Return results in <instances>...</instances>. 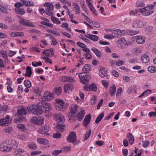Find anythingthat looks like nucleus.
Listing matches in <instances>:
<instances>
[{"instance_id":"f257e3e1","label":"nucleus","mask_w":156,"mask_h":156,"mask_svg":"<svg viewBox=\"0 0 156 156\" xmlns=\"http://www.w3.org/2000/svg\"><path fill=\"white\" fill-rule=\"evenodd\" d=\"M40 103H39L38 105H30L27 107V110L28 111H30L35 115H41L42 114V111L40 109Z\"/></svg>"},{"instance_id":"f03ea898","label":"nucleus","mask_w":156,"mask_h":156,"mask_svg":"<svg viewBox=\"0 0 156 156\" xmlns=\"http://www.w3.org/2000/svg\"><path fill=\"white\" fill-rule=\"evenodd\" d=\"M147 23L145 20L141 19L135 20L132 23V27L135 28H140L144 27Z\"/></svg>"},{"instance_id":"7ed1b4c3","label":"nucleus","mask_w":156,"mask_h":156,"mask_svg":"<svg viewBox=\"0 0 156 156\" xmlns=\"http://www.w3.org/2000/svg\"><path fill=\"white\" fill-rule=\"evenodd\" d=\"M40 109L41 110L42 114L43 112L47 113V112L50 111L52 107L51 105L47 102H41V105L40 104Z\"/></svg>"},{"instance_id":"20e7f679","label":"nucleus","mask_w":156,"mask_h":156,"mask_svg":"<svg viewBox=\"0 0 156 156\" xmlns=\"http://www.w3.org/2000/svg\"><path fill=\"white\" fill-rule=\"evenodd\" d=\"M44 6L47 7L45 11L46 14L50 16L53 15V5L49 3L46 2Z\"/></svg>"},{"instance_id":"39448f33","label":"nucleus","mask_w":156,"mask_h":156,"mask_svg":"<svg viewBox=\"0 0 156 156\" xmlns=\"http://www.w3.org/2000/svg\"><path fill=\"white\" fill-rule=\"evenodd\" d=\"M67 141L70 143H74L76 141L77 137L76 133L74 131H71L67 137Z\"/></svg>"},{"instance_id":"423d86ee","label":"nucleus","mask_w":156,"mask_h":156,"mask_svg":"<svg viewBox=\"0 0 156 156\" xmlns=\"http://www.w3.org/2000/svg\"><path fill=\"white\" fill-rule=\"evenodd\" d=\"M11 123V120L9 115H7L5 117L0 120V125L1 126H8Z\"/></svg>"},{"instance_id":"0eeeda50","label":"nucleus","mask_w":156,"mask_h":156,"mask_svg":"<svg viewBox=\"0 0 156 156\" xmlns=\"http://www.w3.org/2000/svg\"><path fill=\"white\" fill-rule=\"evenodd\" d=\"M139 11L141 12L142 15L144 16H149L152 14L154 12V11H149L146 7L139 9Z\"/></svg>"},{"instance_id":"6e6552de","label":"nucleus","mask_w":156,"mask_h":156,"mask_svg":"<svg viewBox=\"0 0 156 156\" xmlns=\"http://www.w3.org/2000/svg\"><path fill=\"white\" fill-rule=\"evenodd\" d=\"M54 119L57 122L63 123L64 122V117L63 115L60 113L55 114L53 115Z\"/></svg>"},{"instance_id":"1a4fd4ad","label":"nucleus","mask_w":156,"mask_h":156,"mask_svg":"<svg viewBox=\"0 0 156 156\" xmlns=\"http://www.w3.org/2000/svg\"><path fill=\"white\" fill-rule=\"evenodd\" d=\"M50 129V128L48 126H45L40 127L38 130V132L40 134H44L48 136L49 133L48 132Z\"/></svg>"},{"instance_id":"9d476101","label":"nucleus","mask_w":156,"mask_h":156,"mask_svg":"<svg viewBox=\"0 0 156 156\" xmlns=\"http://www.w3.org/2000/svg\"><path fill=\"white\" fill-rule=\"evenodd\" d=\"M55 108L57 110H60L65 108L63 101L60 99L55 100Z\"/></svg>"},{"instance_id":"9b49d317","label":"nucleus","mask_w":156,"mask_h":156,"mask_svg":"<svg viewBox=\"0 0 156 156\" xmlns=\"http://www.w3.org/2000/svg\"><path fill=\"white\" fill-rule=\"evenodd\" d=\"M132 38L133 40L135 39L136 42L140 44H144L145 41V37L144 36H136L133 37Z\"/></svg>"},{"instance_id":"f8f14e48","label":"nucleus","mask_w":156,"mask_h":156,"mask_svg":"<svg viewBox=\"0 0 156 156\" xmlns=\"http://www.w3.org/2000/svg\"><path fill=\"white\" fill-rule=\"evenodd\" d=\"M85 90L87 91H96L97 90V86L96 84L93 83L91 85L86 84L84 87Z\"/></svg>"},{"instance_id":"ddd939ff","label":"nucleus","mask_w":156,"mask_h":156,"mask_svg":"<svg viewBox=\"0 0 156 156\" xmlns=\"http://www.w3.org/2000/svg\"><path fill=\"white\" fill-rule=\"evenodd\" d=\"M0 150L4 152H8L10 151V147H9L7 141L4 142L0 145Z\"/></svg>"},{"instance_id":"4468645a","label":"nucleus","mask_w":156,"mask_h":156,"mask_svg":"<svg viewBox=\"0 0 156 156\" xmlns=\"http://www.w3.org/2000/svg\"><path fill=\"white\" fill-rule=\"evenodd\" d=\"M53 98V94H51L48 91H46L44 94L42 99L44 101L51 100Z\"/></svg>"},{"instance_id":"2eb2a0df","label":"nucleus","mask_w":156,"mask_h":156,"mask_svg":"<svg viewBox=\"0 0 156 156\" xmlns=\"http://www.w3.org/2000/svg\"><path fill=\"white\" fill-rule=\"evenodd\" d=\"M86 74H84L83 73H79L78 76L80 80V82L83 84H85L89 81V80Z\"/></svg>"},{"instance_id":"dca6fc26","label":"nucleus","mask_w":156,"mask_h":156,"mask_svg":"<svg viewBox=\"0 0 156 156\" xmlns=\"http://www.w3.org/2000/svg\"><path fill=\"white\" fill-rule=\"evenodd\" d=\"M7 143L10 147V151L12 149L16 148L17 147V144L15 140H11L7 141Z\"/></svg>"},{"instance_id":"f3484780","label":"nucleus","mask_w":156,"mask_h":156,"mask_svg":"<svg viewBox=\"0 0 156 156\" xmlns=\"http://www.w3.org/2000/svg\"><path fill=\"white\" fill-rule=\"evenodd\" d=\"M91 118V115L89 114L87 115L84 118L83 122V125L85 127H87L90 123Z\"/></svg>"},{"instance_id":"a211bd4d","label":"nucleus","mask_w":156,"mask_h":156,"mask_svg":"<svg viewBox=\"0 0 156 156\" xmlns=\"http://www.w3.org/2000/svg\"><path fill=\"white\" fill-rule=\"evenodd\" d=\"M20 22L21 24L25 26H30L32 27H35V26L29 22V20L23 18H21L20 19Z\"/></svg>"},{"instance_id":"6ab92c4d","label":"nucleus","mask_w":156,"mask_h":156,"mask_svg":"<svg viewBox=\"0 0 156 156\" xmlns=\"http://www.w3.org/2000/svg\"><path fill=\"white\" fill-rule=\"evenodd\" d=\"M117 44L119 47L127 45L125 38L123 37L120 38L117 41Z\"/></svg>"},{"instance_id":"aec40b11","label":"nucleus","mask_w":156,"mask_h":156,"mask_svg":"<svg viewBox=\"0 0 156 156\" xmlns=\"http://www.w3.org/2000/svg\"><path fill=\"white\" fill-rule=\"evenodd\" d=\"M43 53L47 57H51L54 54L53 49L51 48L50 49L45 50L43 52Z\"/></svg>"},{"instance_id":"412c9836","label":"nucleus","mask_w":156,"mask_h":156,"mask_svg":"<svg viewBox=\"0 0 156 156\" xmlns=\"http://www.w3.org/2000/svg\"><path fill=\"white\" fill-rule=\"evenodd\" d=\"M85 115V111L84 110H81L76 115L77 119L79 121H81L83 119Z\"/></svg>"},{"instance_id":"4be33fe9","label":"nucleus","mask_w":156,"mask_h":156,"mask_svg":"<svg viewBox=\"0 0 156 156\" xmlns=\"http://www.w3.org/2000/svg\"><path fill=\"white\" fill-rule=\"evenodd\" d=\"M65 128L66 127L64 125L58 123L56 126L55 129L57 131L62 132L64 131Z\"/></svg>"},{"instance_id":"5701e85b","label":"nucleus","mask_w":156,"mask_h":156,"mask_svg":"<svg viewBox=\"0 0 156 156\" xmlns=\"http://www.w3.org/2000/svg\"><path fill=\"white\" fill-rule=\"evenodd\" d=\"M64 88L66 93H69L72 91L73 88V86L71 84H66L64 85Z\"/></svg>"},{"instance_id":"b1692460","label":"nucleus","mask_w":156,"mask_h":156,"mask_svg":"<svg viewBox=\"0 0 156 156\" xmlns=\"http://www.w3.org/2000/svg\"><path fill=\"white\" fill-rule=\"evenodd\" d=\"M37 141L40 144L47 145L48 144V140L44 138H38L37 139Z\"/></svg>"},{"instance_id":"393cba45","label":"nucleus","mask_w":156,"mask_h":156,"mask_svg":"<svg viewBox=\"0 0 156 156\" xmlns=\"http://www.w3.org/2000/svg\"><path fill=\"white\" fill-rule=\"evenodd\" d=\"M85 36L87 38H88L94 41H96L98 40V37L96 35L90 34H87L85 35Z\"/></svg>"},{"instance_id":"a878e982","label":"nucleus","mask_w":156,"mask_h":156,"mask_svg":"<svg viewBox=\"0 0 156 156\" xmlns=\"http://www.w3.org/2000/svg\"><path fill=\"white\" fill-rule=\"evenodd\" d=\"M42 19L44 20V21H41V24L51 27H53V25L50 23H49V21L48 20L45 18H43Z\"/></svg>"},{"instance_id":"bb28decb","label":"nucleus","mask_w":156,"mask_h":156,"mask_svg":"<svg viewBox=\"0 0 156 156\" xmlns=\"http://www.w3.org/2000/svg\"><path fill=\"white\" fill-rule=\"evenodd\" d=\"M150 60L149 57L147 54L143 55L141 57L142 62L145 63H147Z\"/></svg>"},{"instance_id":"cd10ccee","label":"nucleus","mask_w":156,"mask_h":156,"mask_svg":"<svg viewBox=\"0 0 156 156\" xmlns=\"http://www.w3.org/2000/svg\"><path fill=\"white\" fill-rule=\"evenodd\" d=\"M116 88L114 85L111 86L109 88V92L110 95L112 96H114L115 94Z\"/></svg>"},{"instance_id":"c85d7f7f","label":"nucleus","mask_w":156,"mask_h":156,"mask_svg":"<svg viewBox=\"0 0 156 156\" xmlns=\"http://www.w3.org/2000/svg\"><path fill=\"white\" fill-rule=\"evenodd\" d=\"M91 50L95 54L96 56L98 58H100L101 56V53L98 50L97 48H91Z\"/></svg>"},{"instance_id":"c756f323","label":"nucleus","mask_w":156,"mask_h":156,"mask_svg":"<svg viewBox=\"0 0 156 156\" xmlns=\"http://www.w3.org/2000/svg\"><path fill=\"white\" fill-rule=\"evenodd\" d=\"M107 71L105 68L101 69L99 72V75L101 77H105L107 74Z\"/></svg>"},{"instance_id":"7c9ffc66","label":"nucleus","mask_w":156,"mask_h":156,"mask_svg":"<svg viewBox=\"0 0 156 156\" xmlns=\"http://www.w3.org/2000/svg\"><path fill=\"white\" fill-rule=\"evenodd\" d=\"M78 106L77 105H72L71 106L70 111L72 114H75L77 110Z\"/></svg>"},{"instance_id":"2f4dec72","label":"nucleus","mask_w":156,"mask_h":156,"mask_svg":"<svg viewBox=\"0 0 156 156\" xmlns=\"http://www.w3.org/2000/svg\"><path fill=\"white\" fill-rule=\"evenodd\" d=\"M73 5L76 13L77 14H80L81 13L80 9L78 4L74 3Z\"/></svg>"},{"instance_id":"473e14b6","label":"nucleus","mask_w":156,"mask_h":156,"mask_svg":"<svg viewBox=\"0 0 156 156\" xmlns=\"http://www.w3.org/2000/svg\"><path fill=\"white\" fill-rule=\"evenodd\" d=\"M15 12L17 13L20 14L21 15H23L26 13L25 10L23 8H18L15 9Z\"/></svg>"},{"instance_id":"72a5a7b5","label":"nucleus","mask_w":156,"mask_h":156,"mask_svg":"<svg viewBox=\"0 0 156 156\" xmlns=\"http://www.w3.org/2000/svg\"><path fill=\"white\" fill-rule=\"evenodd\" d=\"M28 146L29 148L32 150H36L37 148V146L34 142L28 143Z\"/></svg>"},{"instance_id":"f704fd0d","label":"nucleus","mask_w":156,"mask_h":156,"mask_svg":"<svg viewBox=\"0 0 156 156\" xmlns=\"http://www.w3.org/2000/svg\"><path fill=\"white\" fill-rule=\"evenodd\" d=\"M120 30H114L112 32V34L115 37H119L121 36V34H120Z\"/></svg>"},{"instance_id":"c9c22d12","label":"nucleus","mask_w":156,"mask_h":156,"mask_svg":"<svg viewBox=\"0 0 156 156\" xmlns=\"http://www.w3.org/2000/svg\"><path fill=\"white\" fill-rule=\"evenodd\" d=\"M127 137L129 140V143L130 144H132L134 142V138L131 133H129L127 135Z\"/></svg>"},{"instance_id":"e433bc0d","label":"nucleus","mask_w":156,"mask_h":156,"mask_svg":"<svg viewBox=\"0 0 156 156\" xmlns=\"http://www.w3.org/2000/svg\"><path fill=\"white\" fill-rule=\"evenodd\" d=\"M33 92L38 95H40L41 91V89L37 87H36L33 88Z\"/></svg>"},{"instance_id":"4c0bfd02","label":"nucleus","mask_w":156,"mask_h":156,"mask_svg":"<svg viewBox=\"0 0 156 156\" xmlns=\"http://www.w3.org/2000/svg\"><path fill=\"white\" fill-rule=\"evenodd\" d=\"M104 115V114L103 112L101 113L96 118L95 121V123H99L103 118Z\"/></svg>"},{"instance_id":"58836bf2","label":"nucleus","mask_w":156,"mask_h":156,"mask_svg":"<svg viewBox=\"0 0 156 156\" xmlns=\"http://www.w3.org/2000/svg\"><path fill=\"white\" fill-rule=\"evenodd\" d=\"M25 151L23 149L21 148H18L15 150L13 152V154L15 155H20L23 153Z\"/></svg>"},{"instance_id":"ea45409f","label":"nucleus","mask_w":156,"mask_h":156,"mask_svg":"<svg viewBox=\"0 0 156 156\" xmlns=\"http://www.w3.org/2000/svg\"><path fill=\"white\" fill-rule=\"evenodd\" d=\"M127 34L130 35H133L139 33V31L128 30H126Z\"/></svg>"},{"instance_id":"a19ab883","label":"nucleus","mask_w":156,"mask_h":156,"mask_svg":"<svg viewBox=\"0 0 156 156\" xmlns=\"http://www.w3.org/2000/svg\"><path fill=\"white\" fill-rule=\"evenodd\" d=\"M136 5L137 7H143L145 5V3L141 0L137 1Z\"/></svg>"},{"instance_id":"79ce46f5","label":"nucleus","mask_w":156,"mask_h":156,"mask_svg":"<svg viewBox=\"0 0 156 156\" xmlns=\"http://www.w3.org/2000/svg\"><path fill=\"white\" fill-rule=\"evenodd\" d=\"M17 112L19 116L23 115H25L27 113L25 110L23 108L19 109L17 111Z\"/></svg>"},{"instance_id":"37998d69","label":"nucleus","mask_w":156,"mask_h":156,"mask_svg":"<svg viewBox=\"0 0 156 156\" xmlns=\"http://www.w3.org/2000/svg\"><path fill=\"white\" fill-rule=\"evenodd\" d=\"M32 74L31 68L30 66H27L26 68V73L25 76H27L30 77Z\"/></svg>"},{"instance_id":"c03bdc74","label":"nucleus","mask_w":156,"mask_h":156,"mask_svg":"<svg viewBox=\"0 0 156 156\" xmlns=\"http://www.w3.org/2000/svg\"><path fill=\"white\" fill-rule=\"evenodd\" d=\"M24 5L26 6H32L34 5V4L33 2L28 1H23Z\"/></svg>"},{"instance_id":"a18cd8bd","label":"nucleus","mask_w":156,"mask_h":156,"mask_svg":"<svg viewBox=\"0 0 156 156\" xmlns=\"http://www.w3.org/2000/svg\"><path fill=\"white\" fill-rule=\"evenodd\" d=\"M90 66L89 64H86L82 68V71L86 72L90 71L91 70Z\"/></svg>"},{"instance_id":"49530a36","label":"nucleus","mask_w":156,"mask_h":156,"mask_svg":"<svg viewBox=\"0 0 156 156\" xmlns=\"http://www.w3.org/2000/svg\"><path fill=\"white\" fill-rule=\"evenodd\" d=\"M48 35L49 36L51 40V45L54 46L56 45L57 44V41L53 38V36L52 35L50 34H48Z\"/></svg>"},{"instance_id":"de8ad7c7","label":"nucleus","mask_w":156,"mask_h":156,"mask_svg":"<svg viewBox=\"0 0 156 156\" xmlns=\"http://www.w3.org/2000/svg\"><path fill=\"white\" fill-rule=\"evenodd\" d=\"M148 71L151 73L156 72V66H150L147 68Z\"/></svg>"},{"instance_id":"09e8293b","label":"nucleus","mask_w":156,"mask_h":156,"mask_svg":"<svg viewBox=\"0 0 156 156\" xmlns=\"http://www.w3.org/2000/svg\"><path fill=\"white\" fill-rule=\"evenodd\" d=\"M91 130L90 129H89L88 131H87L84 136V139L83 140L84 141H86L89 137L91 133Z\"/></svg>"},{"instance_id":"8fccbe9b","label":"nucleus","mask_w":156,"mask_h":156,"mask_svg":"<svg viewBox=\"0 0 156 156\" xmlns=\"http://www.w3.org/2000/svg\"><path fill=\"white\" fill-rule=\"evenodd\" d=\"M25 87L27 88H30L31 86L30 82L27 80H25L24 83Z\"/></svg>"},{"instance_id":"3c124183","label":"nucleus","mask_w":156,"mask_h":156,"mask_svg":"<svg viewBox=\"0 0 156 156\" xmlns=\"http://www.w3.org/2000/svg\"><path fill=\"white\" fill-rule=\"evenodd\" d=\"M51 19L54 23L58 24L61 23L60 21L58 18L52 16L51 17Z\"/></svg>"},{"instance_id":"603ef678","label":"nucleus","mask_w":156,"mask_h":156,"mask_svg":"<svg viewBox=\"0 0 156 156\" xmlns=\"http://www.w3.org/2000/svg\"><path fill=\"white\" fill-rule=\"evenodd\" d=\"M104 38L108 39H111L114 38L113 34H107L104 35Z\"/></svg>"},{"instance_id":"864d4df0","label":"nucleus","mask_w":156,"mask_h":156,"mask_svg":"<svg viewBox=\"0 0 156 156\" xmlns=\"http://www.w3.org/2000/svg\"><path fill=\"white\" fill-rule=\"evenodd\" d=\"M55 93L57 95H60L62 91V88L61 87L56 88L55 90Z\"/></svg>"},{"instance_id":"5fc2aeb1","label":"nucleus","mask_w":156,"mask_h":156,"mask_svg":"<svg viewBox=\"0 0 156 156\" xmlns=\"http://www.w3.org/2000/svg\"><path fill=\"white\" fill-rule=\"evenodd\" d=\"M24 5L23 1H21V2L16 3L14 6L17 8H20Z\"/></svg>"},{"instance_id":"6e6d98bb","label":"nucleus","mask_w":156,"mask_h":156,"mask_svg":"<svg viewBox=\"0 0 156 156\" xmlns=\"http://www.w3.org/2000/svg\"><path fill=\"white\" fill-rule=\"evenodd\" d=\"M142 51L139 48H136L133 49V52L136 54L140 53Z\"/></svg>"},{"instance_id":"4d7b16f0","label":"nucleus","mask_w":156,"mask_h":156,"mask_svg":"<svg viewBox=\"0 0 156 156\" xmlns=\"http://www.w3.org/2000/svg\"><path fill=\"white\" fill-rule=\"evenodd\" d=\"M44 119L43 117H40L38 118L37 123L39 125H42L44 123Z\"/></svg>"},{"instance_id":"13d9d810","label":"nucleus","mask_w":156,"mask_h":156,"mask_svg":"<svg viewBox=\"0 0 156 156\" xmlns=\"http://www.w3.org/2000/svg\"><path fill=\"white\" fill-rule=\"evenodd\" d=\"M83 55L84 56L85 58L87 59H90L92 58V56L90 53H84Z\"/></svg>"},{"instance_id":"bf43d9fd","label":"nucleus","mask_w":156,"mask_h":156,"mask_svg":"<svg viewBox=\"0 0 156 156\" xmlns=\"http://www.w3.org/2000/svg\"><path fill=\"white\" fill-rule=\"evenodd\" d=\"M62 151V150H56L52 152V154L54 156H56L58 154L61 153Z\"/></svg>"},{"instance_id":"052dcab7","label":"nucleus","mask_w":156,"mask_h":156,"mask_svg":"<svg viewBox=\"0 0 156 156\" xmlns=\"http://www.w3.org/2000/svg\"><path fill=\"white\" fill-rule=\"evenodd\" d=\"M122 91V89L121 87H119L117 90V91L116 94V97L118 98L121 95V94Z\"/></svg>"},{"instance_id":"680f3d73","label":"nucleus","mask_w":156,"mask_h":156,"mask_svg":"<svg viewBox=\"0 0 156 156\" xmlns=\"http://www.w3.org/2000/svg\"><path fill=\"white\" fill-rule=\"evenodd\" d=\"M0 11L2 12L5 13H7L8 12V11L7 9L4 8L0 4Z\"/></svg>"},{"instance_id":"e2e57ef3","label":"nucleus","mask_w":156,"mask_h":156,"mask_svg":"<svg viewBox=\"0 0 156 156\" xmlns=\"http://www.w3.org/2000/svg\"><path fill=\"white\" fill-rule=\"evenodd\" d=\"M32 65L34 67H37V66H40L42 65V63L41 62H33L32 63Z\"/></svg>"},{"instance_id":"0e129e2a","label":"nucleus","mask_w":156,"mask_h":156,"mask_svg":"<svg viewBox=\"0 0 156 156\" xmlns=\"http://www.w3.org/2000/svg\"><path fill=\"white\" fill-rule=\"evenodd\" d=\"M41 153V152L40 151H34L31 152L30 155L31 156H34L36 155L40 154Z\"/></svg>"},{"instance_id":"69168bd1","label":"nucleus","mask_w":156,"mask_h":156,"mask_svg":"<svg viewBox=\"0 0 156 156\" xmlns=\"http://www.w3.org/2000/svg\"><path fill=\"white\" fill-rule=\"evenodd\" d=\"M62 136V134L59 133H55L53 134V137L55 138H60Z\"/></svg>"},{"instance_id":"338daca9","label":"nucleus","mask_w":156,"mask_h":156,"mask_svg":"<svg viewBox=\"0 0 156 156\" xmlns=\"http://www.w3.org/2000/svg\"><path fill=\"white\" fill-rule=\"evenodd\" d=\"M17 127L19 129L22 131H23L24 130L25 126L23 124H19L17 125Z\"/></svg>"},{"instance_id":"774afa93","label":"nucleus","mask_w":156,"mask_h":156,"mask_svg":"<svg viewBox=\"0 0 156 156\" xmlns=\"http://www.w3.org/2000/svg\"><path fill=\"white\" fill-rule=\"evenodd\" d=\"M149 116L150 117H156V112H150L149 113Z\"/></svg>"}]
</instances>
